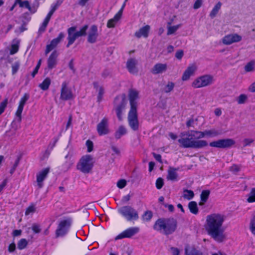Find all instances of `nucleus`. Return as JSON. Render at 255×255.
<instances>
[{
	"label": "nucleus",
	"instance_id": "52",
	"mask_svg": "<svg viewBox=\"0 0 255 255\" xmlns=\"http://www.w3.org/2000/svg\"><path fill=\"white\" fill-rule=\"evenodd\" d=\"M7 104V100H5L0 104V115L4 112Z\"/></svg>",
	"mask_w": 255,
	"mask_h": 255
},
{
	"label": "nucleus",
	"instance_id": "43",
	"mask_svg": "<svg viewBox=\"0 0 255 255\" xmlns=\"http://www.w3.org/2000/svg\"><path fill=\"white\" fill-rule=\"evenodd\" d=\"M152 213L150 211H145L142 215V219L144 222L149 221L152 217Z\"/></svg>",
	"mask_w": 255,
	"mask_h": 255
},
{
	"label": "nucleus",
	"instance_id": "4",
	"mask_svg": "<svg viewBox=\"0 0 255 255\" xmlns=\"http://www.w3.org/2000/svg\"><path fill=\"white\" fill-rule=\"evenodd\" d=\"M118 213L127 221H135L139 219V214L136 210L130 206H125L118 208Z\"/></svg>",
	"mask_w": 255,
	"mask_h": 255
},
{
	"label": "nucleus",
	"instance_id": "19",
	"mask_svg": "<svg viewBox=\"0 0 255 255\" xmlns=\"http://www.w3.org/2000/svg\"><path fill=\"white\" fill-rule=\"evenodd\" d=\"M97 131L99 135H105L110 132L108 120L104 118L97 125Z\"/></svg>",
	"mask_w": 255,
	"mask_h": 255
},
{
	"label": "nucleus",
	"instance_id": "56",
	"mask_svg": "<svg viewBox=\"0 0 255 255\" xmlns=\"http://www.w3.org/2000/svg\"><path fill=\"white\" fill-rule=\"evenodd\" d=\"M32 230L35 233H38L41 230L39 225L37 224H34L32 225Z\"/></svg>",
	"mask_w": 255,
	"mask_h": 255
},
{
	"label": "nucleus",
	"instance_id": "54",
	"mask_svg": "<svg viewBox=\"0 0 255 255\" xmlns=\"http://www.w3.org/2000/svg\"><path fill=\"white\" fill-rule=\"evenodd\" d=\"M126 184H127V182L124 179L120 180L117 182V186L120 189H122V188H124L126 186Z\"/></svg>",
	"mask_w": 255,
	"mask_h": 255
},
{
	"label": "nucleus",
	"instance_id": "55",
	"mask_svg": "<svg viewBox=\"0 0 255 255\" xmlns=\"http://www.w3.org/2000/svg\"><path fill=\"white\" fill-rule=\"evenodd\" d=\"M253 142L254 139L250 138H245L243 140V143L244 146H249Z\"/></svg>",
	"mask_w": 255,
	"mask_h": 255
},
{
	"label": "nucleus",
	"instance_id": "31",
	"mask_svg": "<svg viewBox=\"0 0 255 255\" xmlns=\"http://www.w3.org/2000/svg\"><path fill=\"white\" fill-rule=\"evenodd\" d=\"M127 133V129L124 126H120L115 133V136L116 138L119 139L122 136Z\"/></svg>",
	"mask_w": 255,
	"mask_h": 255
},
{
	"label": "nucleus",
	"instance_id": "25",
	"mask_svg": "<svg viewBox=\"0 0 255 255\" xmlns=\"http://www.w3.org/2000/svg\"><path fill=\"white\" fill-rule=\"evenodd\" d=\"M167 69V65L166 63H157L153 67L151 72L154 74H161L165 72Z\"/></svg>",
	"mask_w": 255,
	"mask_h": 255
},
{
	"label": "nucleus",
	"instance_id": "57",
	"mask_svg": "<svg viewBox=\"0 0 255 255\" xmlns=\"http://www.w3.org/2000/svg\"><path fill=\"white\" fill-rule=\"evenodd\" d=\"M130 199V196L129 194H128L123 197L121 201L123 204H125V203H127L129 201Z\"/></svg>",
	"mask_w": 255,
	"mask_h": 255
},
{
	"label": "nucleus",
	"instance_id": "1",
	"mask_svg": "<svg viewBox=\"0 0 255 255\" xmlns=\"http://www.w3.org/2000/svg\"><path fill=\"white\" fill-rule=\"evenodd\" d=\"M225 217L218 213L211 214L206 216L205 228L208 234L215 241L221 242L225 238L222 227Z\"/></svg>",
	"mask_w": 255,
	"mask_h": 255
},
{
	"label": "nucleus",
	"instance_id": "40",
	"mask_svg": "<svg viewBox=\"0 0 255 255\" xmlns=\"http://www.w3.org/2000/svg\"><path fill=\"white\" fill-rule=\"evenodd\" d=\"M221 5L222 3L220 2H218L214 6V7H213V8L212 9V11L210 13V16L211 17H214L217 15L220 9L221 8Z\"/></svg>",
	"mask_w": 255,
	"mask_h": 255
},
{
	"label": "nucleus",
	"instance_id": "38",
	"mask_svg": "<svg viewBox=\"0 0 255 255\" xmlns=\"http://www.w3.org/2000/svg\"><path fill=\"white\" fill-rule=\"evenodd\" d=\"M94 87L96 88V92H98V102H100L102 100L104 93V89L102 87L98 86L97 84H94Z\"/></svg>",
	"mask_w": 255,
	"mask_h": 255
},
{
	"label": "nucleus",
	"instance_id": "2",
	"mask_svg": "<svg viewBox=\"0 0 255 255\" xmlns=\"http://www.w3.org/2000/svg\"><path fill=\"white\" fill-rule=\"evenodd\" d=\"M193 132L197 130H190L181 133L178 139L180 145L185 148H202L208 145L206 140L199 139L194 134Z\"/></svg>",
	"mask_w": 255,
	"mask_h": 255
},
{
	"label": "nucleus",
	"instance_id": "16",
	"mask_svg": "<svg viewBox=\"0 0 255 255\" xmlns=\"http://www.w3.org/2000/svg\"><path fill=\"white\" fill-rule=\"evenodd\" d=\"M242 36L238 33H230L224 36L222 39V43L226 45H231L234 43L240 42Z\"/></svg>",
	"mask_w": 255,
	"mask_h": 255
},
{
	"label": "nucleus",
	"instance_id": "27",
	"mask_svg": "<svg viewBox=\"0 0 255 255\" xmlns=\"http://www.w3.org/2000/svg\"><path fill=\"white\" fill-rule=\"evenodd\" d=\"M137 61L135 59L131 58L128 60L127 67L131 73H135L137 72Z\"/></svg>",
	"mask_w": 255,
	"mask_h": 255
},
{
	"label": "nucleus",
	"instance_id": "5",
	"mask_svg": "<svg viewBox=\"0 0 255 255\" xmlns=\"http://www.w3.org/2000/svg\"><path fill=\"white\" fill-rule=\"evenodd\" d=\"M213 81V76L205 75L194 79L192 82L191 86L194 89L201 88L212 84Z\"/></svg>",
	"mask_w": 255,
	"mask_h": 255
},
{
	"label": "nucleus",
	"instance_id": "26",
	"mask_svg": "<svg viewBox=\"0 0 255 255\" xmlns=\"http://www.w3.org/2000/svg\"><path fill=\"white\" fill-rule=\"evenodd\" d=\"M176 228V223L175 221H166V226L165 228L164 234H170L175 231Z\"/></svg>",
	"mask_w": 255,
	"mask_h": 255
},
{
	"label": "nucleus",
	"instance_id": "22",
	"mask_svg": "<svg viewBox=\"0 0 255 255\" xmlns=\"http://www.w3.org/2000/svg\"><path fill=\"white\" fill-rule=\"evenodd\" d=\"M49 172V169L46 168L39 171L36 175V181L39 188L43 186V182Z\"/></svg>",
	"mask_w": 255,
	"mask_h": 255
},
{
	"label": "nucleus",
	"instance_id": "33",
	"mask_svg": "<svg viewBox=\"0 0 255 255\" xmlns=\"http://www.w3.org/2000/svg\"><path fill=\"white\" fill-rule=\"evenodd\" d=\"M182 197L187 200H190L194 197V193L192 190L184 189L183 190Z\"/></svg>",
	"mask_w": 255,
	"mask_h": 255
},
{
	"label": "nucleus",
	"instance_id": "14",
	"mask_svg": "<svg viewBox=\"0 0 255 255\" xmlns=\"http://www.w3.org/2000/svg\"><path fill=\"white\" fill-rule=\"evenodd\" d=\"M139 228L138 227H132L127 228L115 237L116 240H121L124 238H130L135 235L139 232Z\"/></svg>",
	"mask_w": 255,
	"mask_h": 255
},
{
	"label": "nucleus",
	"instance_id": "18",
	"mask_svg": "<svg viewBox=\"0 0 255 255\" xmlns=\"http://www.w3.org/2000/svg\"><path fill=\"white\" fill-rule=\"evenodd\" d=\"M125 7L124 4L121 9L116 13L114 16L109 19L107 21V26L109 28L115 27L122 18L123 9Z\"/></svg>",
	"mask_w": 255,
	"mask_h": 255
},
{
	"label": "nucleus",
	"instance_id": "11",
	"mask_svg": "<svg viewBox=\"0 0 255 255\" xmlns=\"http://www.w3.org/2000/svg\"><path fill=\"white\" fill-rule=\"evenodd\" d=\"M193 133L199 139L204 137H216L221 134L220 130L216 128L206 129L203 131L197 130V132H193Z\"/></svg>",
	"mask_w": 255,
	"mask_h": 255
},
{
	"label": "nucleus",
	"instance_id": "23",
	"mask_svg": "<svg viewBox=\"0 0 255 255\" xmlns=\"http://www.w3.org/2000/svg\"><path fill=\"white\" fill-rule=\"evenodd\" d=\"M64 34L61 33L59 34L57 38L53 39L51 41L50 43L47 45L45 50L46 54L48 53L50 51H51L55 47H56L57 45L58 44V43L64 38Z\"/></svg>",
	"mask_w": 255,
	"mask_h": 255
},
{
	"label": "nucleus",
	"instance_id": "7",
	"mask_svg": "<svg viewBox=\"0 0 255 255\" xmlns=\"http://www.w3.org/2000/svg\"><path fill=\"white\" fill-rule=\"evenodd\" d=\"M71 223L72 219L70 218L67 217L61 219L59 222L56 231V236L61 237L66 234L69 230Z\"/></svg>",
	"mask_w": 255,
	"mask_h": 255
},
{
	"label": "nucleus",
	"instance_id": "59",
	"mask_svg": "<svg viewBox=\"0 0 255 255\" xmlns=\"http://www.w3.org/2000/svg\"><path fill=\"white\" fill-rule=\"evenodd\" d=\"M202 4V1L201 0H197L194 4V8L197 9L199 8Z\"/></svg>",
	"mask_w": 255,
	"mask_h": 255
},
{
	"label": "nucleus",
	"instance_id": "51",
	"mask_svg": "<svg viewBox=\"0 0 255 255\" xmlns=\"http://www.w3.org/2000/svg\"><path fill=\"white\" fill-rule=\"evenodd\" d=\"M163 185V180L161 178H158L156 181V187L158 189H161Z\"/></svg>",
	"mask_w": 255,
	"mask_h": 255
},
{
	"label": "nucleus",
	"instance_id": "29",
	"mask_svg": "<svg viewBox=\"0 0 255 255\" xmlns=\"http://www.w3.org/2000/svg\"><path fill=\"white\" fill-rule=\"evenodd\" d=\"M54 9H51L46 15L45 18L44 19L43 22L39 27V31L40 32H43L45 31L46 27L50 20V19L54 12Z\"/></svg>",
	"mask_w": 255,
	"mask_h": 255
},
{
	"label": "nucleus",
	"instance_id": "24",
	"mask_svg": "<svg viewBox=\"0 0 255 255\" xmlns=\"http://www.w3.org/2000/svg\"><path fill=\"white\" fill-rule=\"evenodd\" d=\"M150 29V26L148 25H146L137 30L135 32L134 35L135 37L138 38L141 37L146 38L148 36Z\"/></svg>",
	"mask_w": 255,
	"mask_h": 255
},
{
	"label": "nucleus",
	"instance_id": "48",
	"mask_svg": "<svg viewBox=\"0 0 255 255\" xmlns=\"http://www.w3.org/2000/svg\"><path fill=\"white\" fill-rule=\"evenodd\" d=\"M174 87V84L173 82H168L164 88V91L166 93L171 91Z\"/></svg>",
	"mask_w": 255,
	"mask_h": 255
},
{
	"label": "nucleus",
	"instance_id": "8",
	"mask_svg": "<svg viewBox=\"0 0 255 255\" xmlns=\"http://www.w3.org/2000/svg\"><path fill=\"white\" fill-rule=\"evenodd\" d=\"M88 28L87 25L82 27L79 31H76L75 27H71L68 29V43L67 46L71 45L76 38L80 36L85 35Z\"/></svg>",
	"mask_w": 255,
	"mask_h": 255
},
{
	"label": "nucleus",
	"instance_id": "61",
	"mask_svg": "<svg viewBox=\"0 0 255 255\" xmlns=\"http://www.w3.org/2000/svg\"><path fill=\"white\" fill-rule=\"evenodd\" d=\"M15 249V245L14 243L10 244L8 246V251L9 252H13Z\"/></svg>",
	"mask_w": 255,
	"mask_h": 255
},
{
	"label": "nucleus",
	"instance_id": "21",
	"mask_svg": "<svg viewBox=\"0 0 255 255\" xmlns=\"http://www.w3.org/2000/svg\"><path fill=\"white\" fill-rule=\"evenodd\" d=\"M58 53L54 51L49 56L47 59V67L49 69L55 68L58 63Z\"/></svg>",
	"mask_w": 255,
	"mask_h": 255
},
{
	"label": "nucleus",
	"instance_id": "49",
	"mask_svg": "<svg viewBox=\"0 0 255 255\" xmlns=\"http://www.w3.org/2000/svg\"><path fill=\"white\" fill-rule=\"evenodd\" d=\"M19 6L21 7H25L27 8L29 11H31V8L29 2L27 1H20L18 2Z\"/></svg>",
	"mask_w": 255,
	"mask_h": 255
},
{
	"label": "nucleus",
	"instance_id": "63",
	"mask_svg": "<svg viewBox=\"0 0 255 255\" xmlns=\"http://www.w3.org/2000/svg\"><path fill=\"white\" fill-rule=\"evenodd\" d=\"M21 234V231L20 230H14L12 233V235L14 237L20 236Z\"/></svg>",
	"mask_w": 255,
	"mask_h": 255
},
{
	"label": "nucleus",
	"instance_id": "42",
	"mask_svg": "<svg viewBox=\"0 0 255 255\" xmlns=\"http://www.w3.org/2000/svg\"><path fill=\"white\" fill-rule=\"evenodd\" d=\"M247 201L250 203L255 202V188L252 189L251 192L248 195Z\"/></svg>",
	"mask_w": 255,
	"mask_h": 255
},
{
	"label": "nucleus",
	"instance_id": "35",
	"mask_svg": "<svg viewBox=\"0 0 255 255\" xmlns=\"http://www.w3.org/2000/svg\"><path fill=\"white\" fill-rule=\"evenodd\" d=\"M19 41L18 39L13 40L10 48V54L13 55L16 53L19 48Z\"/></svg>",
	"mask_w": 255,
	"mask_h": 255
},
{
	"label": "nucleus",
	"instance_id": "6",
	"mask_svg": "<svg viewBox=\"0 0 255 255\" xmlns=\"http://www.w3.org/2000/svg\"><path fill=\"white\" fill-rule=\"evenodd\" d=\"M127 104V99L125 95H121L115 100V107L117 117L119 120L123 119V112Z\"/></svg>",
	"mask_w": 255,
	"mask_h": 255
},
{
	"label": "nucleus",
	"instance_id": "44",
	"mask_svg": "<svg viewBox=\"0 0 255 255\" xmlns=\"http://www.w3.org/2000/svg\"><path fill=\"white\" fill-rule=\"evenodd\" d=\"M28 244L27 241L25 239H21L17 243V248L19 250L25 249Z\"/></svg>",
	"mask_w": 255,
	"mask_h": 255
},
{
	"label": "nucleus",
	"instance_id": "30",
	"mask_svg": "<svg viewBox=\"0 0 255 255\" xmlns=\"http://www.w3.org/2000/svg\"><path fill=\"white\" fill-rule=\"evenodd\" d=\"M166 223V221L161 219L158 220L155 222L154 225V229L155 230L159 231L164 233Z\"/></svg>",
	"mask_w": 255,
	"mask_h": 255
},
{
	"label": "nucleus",
	"instance_id": "28",
	"mask_svg": "<svg viewBox=\"0 0 255 255\" xmlns=\"http://www.w3.org/2000/svg\"><path fill=\"white\" fill-rule=\"evenodd\" d=\"M173 20H170V21L168 22L167 28V35H171L174 34L181 26V24H178L175 25H172V23H173Z\"/></svg>",
	"mask_w": 255,
	"mask_h": 255
},
{
	"label": "nucleus",
	"instance_id": "47",
	"mask_svg": "<svg viewBox=\"0 0 255 255\" xmlns=\"http://www.w3.org/2000/svg\"><path fill=\"white\" fill-rule=\"evenodd\" d=\"M86 146L88 152H91L93 150L94 144L93 142L90 140H87L86 142Z\"/></svg>",
	"mask_w": 255,
	"mask_h": 255
},
{
	"label": "nucleus",
	"instance_id": "9",
	"mask_svg": "<svg viewBox=\"0 0 255 255\" xmlns=\"http://www.w3.org/2000/svg\"><path fill=\"white\" fill-rule=\"evenodd\" d=\"M128 124L130 128L137 131L139 128L137 110H129L128 116Z\"/></svg>",
	"mask_w": 255,
	"mask_h": 255
},
{
	"label": "nucleus",
	"instance_id": "15",
	"mask_svg": "<svg viewBox=\"0 0 255 255\" xmlns=\"http://www.w3.org/2000/svg\"><path fill=\"white\" fill-rule=\"evenodd\" d=\"M128 97L130 103V110H137V100L139 99V92L135 89H130L128 91Z\"/></svg>",
	"mask_w": 255,
	"mask_h": 255
},
{
	"label": "nucleus",
	"instance_id": "36",
	"mask_svg": "<svg viewBox=\"0 0 255 255\" xmlns=\"http://www.w3.org/2000/svg\"><path fill=\"white\" fill-rule=\"evenodd\" d=\"M210 194V191L208 190H203L200 195V201L199 205H203L207 201Z\"/></svg>",
	"mask_w": 255,
	"mask_h": 255
},
{
	"label": "nucleus",
	"instance_id": "3",
	"mask_svg": "<svg viewBox=\"0 0 255 255\" xmlns=\"http://www.w3.org/2000/svg\"><path fill=\"white\" fill-rule=\"evenodd\" d=\"M95 159L91 154L83 155L77 163L76 168L81 172L85 174L90 173L94 166Z\"/></svg>",
	"mask_w": 255,
	"mask_h": 255
},
{
	"label": "nucleus",
	"instance_id": "17",
	"mask_svg": "<svg viewBox=\"0 0 255 255\" xmlns=\"http://www.w3.org/2000/svg\"><path fill=\"white\" fill-rule=\"evenodd\" d=\"M29 95L25 93L20 99L18 103V106L15 112V120H17L18 123H20L21 121V114L23 111L24 106L29 99Z\"/></svg>",
	"mask_w": 255,
	"mask_h": 255
},
{
	"label": "nucleus",
	"instance_id": "62",
	"mask_svg": "<svg viewBox=\"0 0 255 255\" xmlns=\"http://www.w3.org/2000/svg\"><path fill=\"white\" fill-rule=\"evenodd\" d=\"M248 90L251 92H255V82L252 83L249 86Z\"/></svg>",
	"mask_w": 255,
	"mask_h": 255
},
{
	"label": "nucleus",
	"instance_id": "13",
	"mask_svg": "<svg viewBox=\"0 0 255 255\" xmlns=\"http://www.w3.org/2000/svg\"><path fill=\"white\" fill-rule=\"evenodd\" d=\"M198 69L197 64L195 63H192L186 67L181 76V80L183 81H188L190 78L194 76Z\"/></svg>",
	"mask_w": 255,
	"mask_h": 255
},
{
	"label": "nucleus",
	"instance_id": "46",
	"mask_svg": "<svg viewBox=\"0 0 255 255\" xmlns=\"http://www.w3.org/2000/svg\"><path fill=\"white\" fill-rule=\"evenodd\" d=\"M248 99V97L245 94L240 95L237 99V101L238 104H242L246 102Z\"/></svg>",
	"mask_w": 255,
	"mask_h": 255
},
{
	"label": "nucleus",
	"instance_id": "41",
	"mask_svg": "<svg viewBox=\"0 0 255 255\" xmlns=\"http://www.w3.org/2000/svg\"><path fill=\"white\" fill-rule=\"evenodd\" d=\"M255 68V61H251L248 62L245 66V70L247 72H253Z\"/></svg>",
	"mask_w": 255,
	"mask_h": 255
},
{
	"label": "nucleus",
	"instance_id": "50",
	"mask_svg": "<svg viewBox=\"0 0 255 255\" xmlns=\"http://www.w3.org/2000/svg\"><path fill=\"white\" fill-rule=\"evenodd\" d=\"M184 56V51L182 50H178L176 53L175 56L178 60H181Z\"/></svg>",
	"mask_w": 255,
	"mask_h": 255
},
{
	"label": "nucleus",
	"instance_id": "60",
	"mask_svg": "<svg viewBox=\"0 0 255 255\" xmlns=\"http://www.w3.org/2000/svg\"><path fill=\"white\" fill-rule=\"evenodd\" d=\"M251 230L253 234L255 235V217L251 222Z\"/></svg>",
	"mask_w": 255,
	"mask_h": 255
},
{
	"label": "nucleus",
	"instance_id": "37",
	"mask_svg": "<svg viewBox=\"0 0 255 255\" xmlns=\"http://www.w3.org/2000/svg\"><path fill=\"white\" fill-rule=\"evenodd\" d=\"M185 254L186 255H202V253L196 251L195 249L189 246L185 248Z\"/></svg>",
	"mask_w": 255,
	"mask_h": 255
},
{
	"label": "nucleus",
	"instance_id": "10",
	"mask_svg": "<svg viewBox=\"0 0 255 255\" xmlns=\"http://www.w3.org/2000/svg\"><path fill=\"white\" fill-rule=\"evenodd\" d=\"M235 144V141L232 138L221 139L213 141L210 143L209 145L213 147L219 148H229Z\"/></svg>",
	"mask_w": 255,
	"mask_h": 255
},
{
	"label": "nucleus",
	"instance_id": "58",
	"mask_svg": "<svg viewBox=\"0 0 255 255\" xmlns=\"http://www.w3.org/2000/svg\"><path fill=\"white\" fill-rule=\"evenodd\" d=\"M172 255H179V250L176 248H172L170 249Z\"/></svg>",
	"mask_w": 255,
	"mask_h": 255
},
{
	"label": "nucleus",
	"instance_id": "20",
	"mask_svg": "<svg viewBox=\"0 0 255 255\" xmlns=\"http://www.w3.org/2000/svg\"><path fill=\"white\" fill-rule=\"evenodd\" d=\"M98 36V27L95 25H92L88 30V41L91 43L96 42Z\"/></svg>",
	"mask_w": 255,
	"mask_h": 255
},
{
	"label": "nucleus",
	"instance_id": "45",
	"mask_svg": "<svg viewBox=\"0 0 255 255\" xmlns=\"http://www.w3.org/2000/svg\"><path fill=\"white\" fill-rule=\"evenodd\" d=\"M36 211V207L34 204H31L26 209L25 215L26 216L33 214Z\"/></svg>",
	"mask_w": 255,
	"mask_h": 255
},
{
	"label": "nucleus",
	"instance_id": "12",
	"mask_svg": "<svg viewBox=\"0 0 255 255\" xmlns=\"http://www.w3.org/2000/svg\"><path fill=\"white\" fill-rule=\"evenodd\" d=\"M74 98V95L71 89L69 86L68 82L64 81L62 83L60 99L62 100L67 101L72 99Z\"/></svg>",
	"mask_w": 255,
	"mask_h": 255
},
{
	"label": "nucleus",
	"instance_id": "39",
	"mask_svg": "<svg viewBox=\"0 0 255 255\" xmlns=\"http://www.w3.org/2000/svg\"><path fill=\"white\" fill-rule=\"evenodd\" d=\"M51 84V80L49 78H45L43 81L39 84V87L42 90H46L49 88Z\"/></svg>",
	"mask_w": 255,
	"mask_h": 255
},
{
	"label": "nucleus",
	"instance_id": "53",
	"mask_svg": "<svg viewBox=\"0 0 255 255\" xmlns=\"http://www.w3.org/2000/svg\"><path fill=\"white\" fill-rule=\"evenodd\" d=\"M41 62H42V60L39 59L36 66L35 67L34 70H33V71L32 73V76L33 77H34L35 76V75L37 73L38 71V70L40 67V65L41 64Z\"/></svg>",
	"mask_w": 255,
	"mask_h": 255
},
{
	"label": "nucleus",
	"instance_id": "64",
	"mask_svg": "<svg viewBox=\"0 0 255 255\" xmlns=\"http://www.w3.org/2000/svg\"><path fill=\"white\" fill-rule=\"evenodd\" d=\"M153 155L154 158L157 160L158 161L161 162V156L159 154H157L155 153H153Z\"/></svg>",
	"mask_w": 255,
	"mask_h": 255
},
{
	"label": "nucleus",
	"instance_id": "34",
	"mask_svg": "<svg viewBox=\"0 0 255 255\" xmlns=\"http://www.w3.org/2000/svg\"><path fill=\"white\" fill-rule=\"evenodd\" d=\"M178 174L175 169L170 168L168 171L167 179L169 180L175 181L177 180Z\"/></svg>",
	"mask_w": 255,
	"mask_h": 255
},
{
	"label": "nucleus",
	"instance_id": "32",
	"mask_svg": "<svg viewBox=\"0 0 255 255\" xmlns=\"http://www.w3.org/2000/svg\"><path fill=\"white\" fill-rule=\"evenodd\" d=\"M188 209L190 212L194 214L197 215L199 213V208L197 203L195 201H191L188 205Z\"/></svg>",
	"mask_w": 255,
	"mask_h": 255
}]
</instances>
